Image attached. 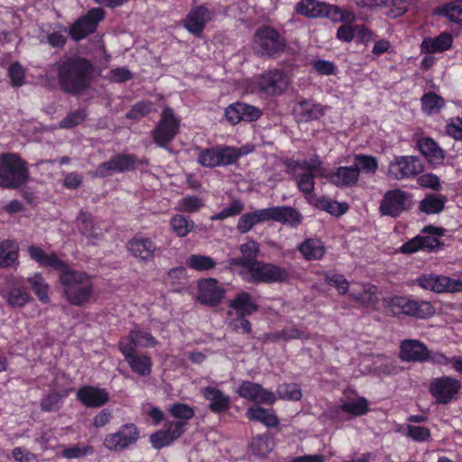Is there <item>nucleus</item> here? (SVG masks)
<instances>
[{
    "instance_id": "nucleus-50",
    "label": "nucleus",
    "mask_w": 462,
    "mask_h": 462,
    "mask_svg": "<svg viewBox=\"0 0 462 462\" xmlns=\"http://www.w3.org/2000/svg\"><path fill=\"white\" fill-rule=\"evenodd\" d=\"M420 100L422 111L428 115L438 114L445 106L441 97L430 92L424 94Z\"/></svg>"
},
{
    "instance_id": "nucleus-53",
    "label": "nucleus",
    "mask_w": 462,
    "mask_h": 462,
    "mask_svg": "<svg viewBox=\"0 0 462 462\" xmlns=\"http://www.w3.org/2000/svg\"><path fill=\"white\" fill-rule=\"evenodd\" d=\"M94 453V448L89 445L78 444L76 446L64 448L61 452L63 457L67 459L81 458Z\"/></svg>"
},
{
    "instance_id": "nucleus-26",
    "label": "nucleus",
    "mask_w": 462,
    "mask_h": 462,
    "mask_svg": "<svg viewBox=\"0 0 462 462\" xmlns=\"http://www.w3.org/2000/svg\"><path fill=\"white\" fill-rule=\"evenodd\" d=\"M400 358L406 362L428 361L429 349L427 346L416 339H405L400 346Z\"/></svg>"
},
{
    "instance_id": "nucleus-46",
    "label": "nucleus",
    "mask_w": 462,
    "mask_h": 462,
    "mask_svg": "<svg viewBox=\"0 0 462 462\" xmlns=\"http://www.w3.org/2000/svg\"><path fill=\"white\" fill-rule=\"evenodd\" d=\"M346 412L351 416H361L368 411V402L364 397L343 402L336 409V412Z\"/></svg>"
},
{
    "instance_id": "nucleus-17",
    "label": "nucleus",
    "mask_w": 462,
    "mask_h": 462,
    "mask_svg": "<svg viewBox=\"0 0 462 462\" xmlns=\"http://www.w3.org/2000/svg\"><path fill=\"white\" fill-rule=\"evenodd\" d=\"M104 12L100 8H93L88 14L77 22H75L69 28V33L73 40L79 41L84 39L89 33L95 32L98 23L103 20Z\"/></svg>"
},
{
    "instance_id": "nucleus-20",
    "label": "nucleus",
    "mask_w": 462,
    "mask_h": 462,
    "mask_svg": "<svg viewBox=\"0 0 462 462\" xmlns=\"http://www.w3.org/2000/svg\"><path fill=\"white\" fill-rule=\"evenodd\" d=\"M126 248L133 257L143 263L152 261L157 251L155 242L143 236H134L128 241Z\"/></svg>"
},
{
    "instance_id": "nucleus-18",
    "label": "nucleus",
    "mask_w": 462,
    "mask_h": 462,
    "mask_svg": "<svg viewBox=\"0 0 462 462\" xmlns=\"http://www.w3.org/2000/svg\"><path fill=\"white\" fill-rule=\"evenodd\" d=\"M262 115L263 113L260 108L243 102L233 103L225 110V116L232 125H236L242 121H256Z\"/></svg>"
},
{
    "instance_id": "nucleus-32",
    "label": "nucleus",
    "mask_w": 462,
    "mask_h": 462,
    "mask_svg": "<svg viewBox=\"0 0 462 462\" xmlns=\"http://www.w3.org/2000/svg\"><path fill=\"white\" fill-rule=\"evenodd\" d=\"M417 147L430 163L439 165L443 162L445 152L432 138L422 137L419 139Z\"/></svg>"
},
{
    "instance_id": "nucleus-57",
    "label": "nucleus",
    "mask_w": 462,
    "mask_h": 462,
    "mask_svg": "<svg viewBox=\"0 0 462 462\" xmlns=\"http://www.w3.org/2000/svg\"><path fill=\"white\" fill-rule=\"evenodd\" d=\"M244 209V204L240 200H233L226 208L220 212L212 215L210 220H223L227 217H235L240 214Z\"/></svg>"
},
{
    "instance_id": "nucleus-7",
    "label": "nucleus",
    "mask_w": 462,
    "mask_h": 462,
    "mask_svg": "<svg viewBox=\"0 0 462 462\" xmlns=\"http://www.w3.org/2000/svg\"><path fill=\"white\" fill-rule=\"evenodd\" d=\"M384 306L393 315L404 314L418 319H426L435 314V308L430 301L416 300L407 297H393L385 300Z\"/></svg>"
},
{
    "instance_id": "nucleus-48",
    "label": "nucleus",
    "mask_w": 462,
    "mask_h": 462,
    "mask_svg": "<svg viewBox=\"0 0 462 462\" xmlns=\"http://www.w3.org/2000/svg\"><path fill=\"white\" fill-rule=\"evenodd\" d=\"M28 282L31 285L32 291L37 295L39 300L47 303L50 301L49 297V285L44 281L43 277L40 273H34L33 275L28 277Z\"/></svg>"
},
{
    "instance_id": "nucleus-3",
    "label": "nucleus",
    "mask_w": 462,
    "mask_h": 462,
    "mask_svg": "<svg viewBox=\"0 0 462 462\" xmlns=\"http://www.w3.org/2000/svg\"><path fill=\"white\" fill-rule=\"evenodd\" d=\"M292 177L300 192L306 196L311 195L315 187V177H325L327 169L318 155L295 162L291 166Z\"/></svg>"
},
{
    "instance_id": "nucleus-47",
    "label": "nucleus",
    "mask_w": 462,
    "mask_h": 462,
    "mask_svg": "<svg viewBox=\"0 0 462 462\" xmlns=\"http://www.w3.org/2000/svg\"><path fill=\"white\" fill-rule=\"evenodd\" d=\"M267 338L271 341L291 340V339H308L310 335L298 328L291 326L284 329L267 335Z\"/></svg>"
},
{
    "instance_id": "nucleus-64",
    "label": "nucleus",
    "mask_w": 462,
    "mask_h": 462,
    "mask_svg": "<svg viewBox=\"0 0 462 462\" xmlns=\"http://www.w3.org/2000/svg\"><path fill=\"white\" fill-rule=\"evenodd\" d=\"M446 133L456 140H462V118H450L446 125Z\"/></svg>"
},
{
    "instance_id": "nucleus-12",
    "label": "nucleus",
    "mask_w": 462,
    "mask_h": 462,
    "mask_svg": "<svg viewBox=\"0 0 462 462\" xmlns=\"http://www.w3.org/2000/svg\"><path fill=\"white\" fill-rule=\"evenodd\" d=\"M140 437L138 428L134 423L122 425L116 432L105 436L103 446L109 451L120 452L135 444Z\"/></svg>"
},
{
    "instance_id": "nucleus-56",
    "label": "nucleus",
    "mask_w": 462,
    "mask_h": 462,
    "mask_svg": "<svg viewBox=\"0 0 462 462\" xmlns=\"http://www.w3.org/2000/svg\"><path fill=\"white\" fill-rule=\"evenodd\" d=\"M251 448L254 454L264 457L273 449V441L265 436H257L253 439Z\"/></svg>"
},
{
    "instance_id": "nucleus-43",
    "label": "nucleus",
    "mask_w": 462,
    "mask_h": 462,
    "mask_svg": "<svg viewBox=\"0 0 462 462\" xmlns=\"http://www.w3.org/2000/svg\"><path fill=\"white\" fill-rule=\"evenodd\" d=\"M217 262L210 256L199 254H189L186 259V265L196 272H207L217 266Z\"/></svg>"
},
{
    "instance_id": "nucleus-1",
    "label": "nucleus",
    "mask_w": 462,
    "mask_h": 462,
    "mask_svg": "<svg viewBox=\"0 0 462 462\" xmlns=\"http://www.w3.org/2000/svg\"><path fill=\"white\" fill-rule=\"evenodd\" d=\"M93 66L84 58L68 59L58 65V79L61 89L71 94H79L89 88Z\"/></svg>"
},
{
    "instance_id": "nucleus-28",
    "label": "nucleus",
    "mask_w": 462,
    "mask_h": 462,
    "mask_svg": "<svg viewBox=\"0 0 462 462\" xmlns=\"http://www.w3.org/2000/svg\"><path fill=\"white\" fill-rule=\"evenodd\" d=\"M293 116L298 122L318 120L325 114L326 107L311 100H304L293 106Z\"/></svg>"
},
{
    "instance_id": "nucleus-34",
    "label": "nucleus",
    "mask_w": 462,
    "mask_h": 462,
    "mask_svg": "<svg viewBox=\"0 0 462 462\" xmlns=\"http://www.w3.org/2000/svg\"><path fill=\"white\" fill-rule=\"evenodd\" d=\"M229 307L233 309L239 317L250 316L258 310L257 303L249 293L245 291L237 293L235 298L230 300Z\"/></svg>"
},
{
    "instance_id": "nucleus-63",
    "label": "nucleus",
    "mask_w": 462,
    "mask_h": 462,
    "mask_svg": "<svg viewBox=\"0 0 462 462\" xmlns=\"http://www.w3.org/2000/svg\"><path fill=\"white\" fill-rule=\"evenodd\" d=\"M278 393L282 399L298 401L301 398V391L296 383H283L280 385Z\"/></svg>"
},
{
    "instance_id": "nucleus-41",
    "label": "nucleus",
    "mask_w": 462,
    "mask_h": 462,
    "mask_svg": "<svg viewBox=\"0 0 462 462\" xmlns=\"http://www.w3.org/2000/svg\"><path fill=\"white\" fill-rule=\"evenodd\" d=\"M299 251L306 260H319L325 254V246L319 239L310 238L299 245Z\"/></svg>"
},
{
    "instance_id": "nucleus-38",
    "label": "nucleus",
    "mask_w": 462,
    "mask_h": 462,
    "mask_svg": "<svg viewBox=\"0 0 462 462\" xmlns=\"http://www.w3.org/2000/svg\"><path fill=\"white\" fill-rule=\"evenodd\" d=\"M265 221H268L266 208L257 209L242 215L238 219L236 228L241 234H245L255 225Z\"/></svg>"
},
{
    "instance_id": "nucleus-54",
    "label": "nucleus",
    "mask_w": 462,
    "mask_h": 462,
    "mask_svg": "<svg viewBox=\"0 0 462 462\" xmlns=\"http://www.w3.org/2000/svg\"><path fill=\"white\" fill-rule=\"evenodd\" d=\"M153 105L150 101H140L134 104L126 113L125 116L129 119L140 120L152 111Z\"/></svg>"
},
{
    "instance_id": "nucleus-2",
    "label": "nucleus",
    "mask_w": 462,
    "mask_h": 462,
    "mask_svg": "<svg viewBox=\"0 0 462 462\" xmlns=\"http://www.w3.org/2000/svg\"><path fill=\"white\" fill-rule=\"evenodd\" d=\"M60 282L63 296L69 303L82 306L88 302L94 292L91 277L85 272L69 268L67 264L60 271Z\"/></svg>"
},
{
    "instance_id": "nucleus-24",
    "label": "nucleus",
    "mask_w": 462,
    "mask_h": 462,
    "mask_svg": "<svg viewBox=\"0 0 462 462\" xmlns=\"http://www.w3.org/2000/svg\"><path fill=\"white\" fill-rule=\"evenodd\" d=\"M212 16V12L204 5L193 7L184 20V26L190 33L199 35Z\"/></svg>"
},
{
    "instance_id": "nucleus-6",
    "label": "nucleus",
    "mask_w": 462,
    "mask_h": 462,
    "mask_svg": "<svg viewBox=\"0 0 462 462\" xmlns=\"http://www.w3.org/2000/svg\"><path fill=\"white\" fill-rule=\"evenodd\" d=\"M285 47V39L270 26L258 28L253 38V50L259 56L277 58Z\"/></svg>"
},
{
    "instance_id": "nucleus-42",
    "label": "nucleus",
    "mask_w": 462,
    "mask_h": 462,
    "mask_svg": "<svg viewBox=\"0 0 462 462\" xmlns=\"http://www.w3.org/2000/svg\"><path fill=\"white\" fill-rule=\"evenodd\" d=\"M240 251L243 256L241 258L232 259L230 264L243 265L250 269V266L254 263L253 262L255 260L259 252L258 244L253 240H249L241 245Z\"/></svg>"
},
{
    "instance_id": "nucleus-37",
    "label": "nucleus",
    "mask_w": 462,
    "mask_h": 462,
    "mask_svg": "<svg viewBox=\"0 0 462 462\" xmlns=\"http://www.w3.org/2000/svg\"><path fill=\"white\" fill-rule=\"evenodd\" d=\"M447 201L445 195L430 193L420 200L419 209L427 215L439 214L444 210Z\"/></svg>"
},
{
    "instance_id": "nucleus-59",
    "label": "nucleus",
    "mask_w": 462,
    "mask_h": 462,
    "mask_svg": "<svg viewBox=\"0 0 462 462\" xmlns=\"http://www.w3.org/2000/svg\"><path fill=\"white\" fill-rule=\"evenodd\" d=\"M319 205L323 210L334 216H341L348 209L346 203H339L327 198H322L319 201Z\"/></svg>"
},
{
    "instance_id": "nucleus-27",
    "label": "nucleus",
    "mask_w": 462,
    "mask_h": 462,
    "mask_svg": "<svg viewBox=\"0 0 462 462\" xmlns=\"http://www.w3.org/2000/svg\"><path fill=\"white\" fill-rule=\"evenodd\" d=\"M78 400L87 407H101L109 401V393L106 389L86 385L77 392Z\"/></svg>"
},
{
    "instance_id": "nucleus-44",
    "label": "nucleus",
    "mask_w": 462,
    "mask_h": 462,
    "mask_svg": "<svg viewBox=\"0 0 462 462\" xmlns=\"http://www.w3.org/2000/svg\"><path fill=\"white\" fill-rule=\"evenodd\" d=\"M132 371L141 376H147L152 372V359L147 355L134 354L125 359Z\"/></svg>"
},
{
    "instance_id": "nucleus-11",
    "label": "nucleus",
    "mask_w": 462,
    "mask_h": 462,
    "mask_svg": "<svg viewBox=\"0 0 462 462\" xmlns=\"http://www.w3.org/2000/svg\"><path fill=\"white\" fill-rule=\"evenodd\" d=\"M445 235L443 227L427 226L421 230V234L409 240L401 247L405 254H412L419 250L432 252L437 250L441 243L439 238Z\"/></svg>"
},
{
    "instance_id": "nucleus-4",
    "label": "nucleus",
    "mask_w": 462,
    "mask_h": 462,
    "mask_svg": "<svg viewBox=\"0 0 462 462\" xmlns=\"http://www.w3.org/2000/svg\"><path fill=\"white\" fill-rule=\"evenodd\" d=\"M295 11L309 18L327 17L333 22L352 23L356 19L353 12L317 0H301L296 5Z\"/></svg>"
},
{
    "instance_id": "nucleus-40",
    "label": "nucleus",
    "mask_w": 462,
    "mask_h": 462,
    "mask_svg": "<svg viewBox=\"0 0 462 462\" xmlns=\"http://www.w3.org/2000/svg\"><path fill=\"white\" fill-rule=\"evenodd\" d=\"M246 417L250 420L259 421L269 428L276 427L279 424V420L273 411L263 409L258 405L248 408Z\"/></svg>"
},
{
    "instance_id": "nucleus-31",
    "label": "nucleus",
    "mask_w": 462,
    "mask_h": 462,
    "mask_svg": "<svg viewBox=\"0 0 462 462\" xmlns=\"http://www.w3.org/2000/svg\"><path fill=\"white\" fill-rule=\"evenodd\" d=\"M268 220H274L291 226H297L301 222L300 213L291 207H272L266 208Z\"/></svg>"
},
{
    "instance_id": "nucleus-60",
    "label": "nucleus",
    "mask_w": 462,
    "mask_h": 462,
    "mask_svg": "<svg viewBox=\"0 0 462 462\" xmlns=\"http://www.w3.org/2000/svg\"><path fill=\"white\" fill-rule=\"evenodd\" d=\"M169 411L172 417L183 420H190L194 417L195 411L192 407L186 403H174L169 408Z\"/></svg>"
},
{
    "instance_id": "nucleus-23",
    "label": "nucleus",
    "mask_w": 462,
    "mask_h": 462,
    "mask_svg": "<svg viewBox=\"0 0 462 462\" xmlns=\"http://www.w3.org/2000/svg\"><path fill=\"white\" fill-rule=\"evenodd\" d=\"M224 290L214 278L204 279L198 283V300L208 306H217L224 297Z\"/></svg>"
},
{
    "instance_id": "nucleus-61",
    "label": "nucleus",
    "mask_w": 462,
    "mask_h": 462,
    "mask_svg": "<svg viewBox=\"0 0 462 462\" xmlns=\"http://www.w3.org/2000/svg\"><path fill=\"white\" fill-rule=\"evenodd\" d=\"M62 396L58 393H50L41 402V409L43 411H56L62 403Z\"/></svg>"
},
{
    "instance_id": "nucleus-14",
    "label": "nucleus",
    "mask_w": 462,
    "mask_h": 462,
    "mask_svg": "<svg viewBox=\"0 0 462 462\" xmlns=\"http://www.w3.org/2000/svg\"><path fill=\"white\" fill-rule=\"evenodd\" d=\"M417 283L423 289L436 293H455L462 291V281L448 276L428 274L417 278Z\"/></svg>"
},
{
    "instance_id": "nucleus-8",
    "label": "nucleus",
    "mask_w": 462,
    "mask_h": 462,
    "mask_svg": "<svg viewBox=\"0 0 462 462\" xmlns=\"http://www.w3.org/2000/svg\"><path fill=\"white\" fill-rule=\"evenodd\" d=\"M180 119H178L170 107H165L160 120L152 131L154 143L163 149L169 150V145L174 140L180 130Z\"/></svg>"
},
{
    "instance_id": "nucleus-35",
    "label": "nucleus",
    "mask_w": 462,
    "mask_h": 462,
    "mask_svg": "<svg viewBox=\"0 0 462 462\" xmlns=\"http://www.w3.org/2000/svg\"><path fill=\"white\" fill-rule=\"evenodd\" d=\"M201 393L209 402V409L213 412H220L229 408V397L225 395L219 389L208 386L203 388Z\"/></svg>"
},
{
    "instance_id": "nucleus-13",
    "label": "nucleus",
    "mask_w": 462,
    "mask_h": 462,
    "mask_svg": "<svg viewBox=\"0 0 462 462\" xmlns=\"http://www.w3.org/2000/svg\"><path fill=\"white\" fill-rule=\"evenodd\" d=\"M241 152L233 147H215L200 150L198 162L204 167L213 168L236 162Z\"/></svg>"
},
{
    "instance_id": "nucleus-15",
    "label": "nucleus",
    "mask_w": 462,
    "mask_h": 462,
    "mask_svg": "<svg viewBox=\"0 0 462 462\" xmlns=\"http://www.w3.org/2000/svg\"><path fill=\"white\" fill-rule=\"evenodd\" d=\"M461 389L459 380L451 376L435 378L430 384V393L437 403L447 404L458 393Z\"/></svg>"
},
{
    "instance_id": "nucleus-39",
    "label": "nucleus",
    "mask_w": 462,
    "mask_h": 462,
    "mask_svg": "<svg viewBox=\"0 0 462 462\" xmlns=\"http://www.w3.org/2000/svg\"><path fill=\"white\" fill-rule=\"evenodd\" d=\"M453 39L448 33H441L435 38L425 39L421 43V51L426 53L445 51L452 46Z\"/></svg>"
},
{
    "instance_id": "nucleus-33",
    "label": "nucleus",
    "mask_w": 462,
    "mask_h": 462,
    "mask_svg": "<svg viewBox=\"0 0 462 462\" xmlns=\"http://www.w3.org/2000/svg\"><path fill=\"white\" fill-rule=\"evenodd\" d=\"M77 223L80 233L92 244H95L103 236L102 228L95 224L92 216L88 212H80Z\"/></svg>"
},
{
    "instance_id": "nucleus-62",
    "label": "nucleus",
    "mask_w": 462,
    "mask_h": 462,
    "mask_svg": "<svg viewBox=\"0 0 462 462\" xmlns=\"http://www.w3.org/2000/svg\"><path fill=\"white\" fill-rule=\"evenodd\" d=\"M137 346H139L137 344L136 338L134 336H133L132 330L127 337L121 338L118 343L119 350L125 359L135 354L134 352Z\"/></svg>"
},
{
    "instance_id": "nucleus-52",
    "label": "nucleus",
    "mask_w": 462,
    "mask_h": 462,
    "mask_svg": "<svg viewBox=\"0 0 462 462\" xmlns=\"http://www.w3.org/2000/svg\"><path fill=\"white\" fill-rule=\"evenodd\" d=\"M439 14H443L450 22L462 24V0H455L445 5L440 8Z\"/></svg>"
},
{
    "instance_id": "nucleus-16",
    "label": "nucleus",
    "mask_w": 462,
    "mask_h": 462,
    "mask_svg": "<svg viewBox=\"0 0 462 462\" xmlns=\"http://www.w3.org/2000/svg\"><path fill=\"white\" fill-rule=\"evenodd\" d=\"M253 282H281L289 277L285 268L272 263L254 262L249 269Z\"/></svg>"
},
{
    "instance_id": "nucleus-49",
    "label": "nucleus",
    "mask_w": 462,
    "mask_h": 462,
    "mask_svg": "<svg viewBox=\"0 0 462 462\" xmlns=\"http://www.w3.org/2000/svg\"><path fill=\"white\" fill-rule=\"evenodd\" d=\"M206 206L205 199L198 196H186L178 201L176 210L184 213L199 212Z\"/></svg>"
},
{
    "instance_id": "nucleus-55",
    "label": "nucleus",
    "mask_w": 462,
    "mask_h": 462,
    "mask_svg": "<svg viewBox=\"0 0 462 462\" xmlns=\"http://www.w3.org/2000/svg\"><path fill=\"white\" fill-rule=\"evenodd\" d=\"M30 300L27 291L22 288H13L7 294V302L12 307H23Z\"/></svg>"
},
{
    "instance_id": "nucleus-36",
    "label": "nucleus",
    "mask_w": 462,
    "mask_h": 462,
    "mask_svg": "<svg viewBox=\"0 0 462 462\" xmlns=\"http://www.w3.org/2000/svg\"><path fill=\"white\" fill-rule=\"evenodd\" d=\"M19 245L14 240L0 243V268H7L18 263Z\"/></svg>"
},
{
    "instance_id": "nucleus-22",
    "label": "nucleus",
    "mask_w": 462,
    "mask_h": 462,
    "mask_svg": "<svg viewBox=\"0 0 462 462\" xmlns=\"http://www.w3.org/2000/svg\"><path fill=\"white\" fill-rule=\"evenodd\" d=\"M256 83L263 92L276 95L287 88L289 79L283 70L275 69L259 76Z\"/></svg>"
},
{
    "instance_id": "nucleus-9",
    "label": "nucleus",
    "mask_w": 462,
    "mask_h": 462,
    "mask_svg": "<svg viewBox=\"0 0 462 462\" xmlns=\"http://www.w3.org/2000/svg\"><path fill=\"white\" fill-rule=\"evenodd\" d=\"M412 196L409 192L394 189L388 190L383 197L379 213L381 216L398 217L412 207Z\"/></svg>"
},
{
    "instance_id": "nucleus-5",
    "label": "nucleus",
    "mask_w": 462,
    "mask_h": 462,
    "mask_svg": "<svg viewBox=\"0 0 462 462\" xmlns=\"http://www.w3.org/2000/svg\"><path fill=\"white\" fill-rule=\"evenodd\" d=\"M29 171L23 162L14 153H4L0 158V187L17 189L27 182Z\"/></svg>"
},
{
    "instance_id": "nucleus-19",
    "label": "nucleus",
    "mask_w": 462,
    "mask_h": 462,
    "mask_svg": "<svg viewBox=\"0 0 462 462\" xmlns=\"http://www.w3.org/2000/svg\"><path fill=\"white\" fill-rule=\"evenodd\" d=\"M187 422L170 421L166 429H162L150 436V442L156 449H161L171 445L178 439L186 430Z\"/></svg>"
},
{
    "instance_id": "nucleus-45",
    "label": "nucleus",
    "mask_w": 462,
    "mask_h": 462,
    "mask_svg": "<svg viewBox=\"0 0 462 462\" xmlns=\"http://www.w3.org/2000/svg\"><path fill=\"white\" fill-rule=\"evenodd\" d=\"M170 226L177 236L185 237L193 231L195 224L189 217L176 214L171 218Z\"/></svg>"
},
{
    "instance_id": "nucleus-10",
    "label": "nucleus",
    "mask_w": 462,
    "mask_h": 462,
    "mask_svg": "<svg viewBox=\"0 0 462 462\" xmlns=\"http://www.w3.org/2000/svg\"><path fill=\"white\" fill-rule=\"evenodd\" d=\"M424 170L422 161L412 155L394 156L389 162L387 176L396 180L411 179Z\"/></svg>"
},
{
    "instance_id": "nucleus-58",
    "label": "nucleus",
    "mask_w": 462,
    "mask_h": 462,
    "mask_svg": "<svg viewBox=\"0 0 462 462\" xmlns=\"http://www.w3.org/2000/svg\"><path fill=\"white\" fill-rule=\"evenodd\" d=\"M375 287L371 284L363 285V291L359 292L355 289L351 290L350 295L363 304H372L376 301L374 295Z\"/></svg>"
},
{
    "instance_id": "nucleus-30",
    "label": "nucleus",
    "mask_w": 462,
    "mask_h": 462,
    "mask_svg": "<svg viewBox=\"0 0 462 462\" xmlns=\"http://www.w3.org/2000/svg\"><path fill=\"white\" fill-rule=\"evenodd\" d=\"M26 251L30 258L42 267H51L60 272L65 268L66 263L60 259L55 253L48 254L41 246L35 245H30Z\"/></svg>"
},
{
    "instance_id": "nucleus-29",
    "label": "nucleus",
    "mask_w": 462,
    "mask_h": 462,
    "mask_svg": "<svg viewBox=\"0 0 462 462\" xmlns=\"http://www.w3.org/2000/svg\"><path fill=\"white\" fill-rule=\"evenodd\" d=\"M325 178L337 187H352L356 185L359 180L358 169L352 165L349 167L340 166L334 171L327 170Z\"/></svg>"
},
{
    "instance_id": "nucleus-51",
    "label": "nucleus",
    "mask_w": 462,
    "mask_h": 462,
    "mask_svg": "<svg viewBox=\"0 0 462 462\" xmlns=\"http://www.w3.org/2000/svg\"><path fill=\"white\" fill-rule=\"evenodd\" d=\"M354 165L358 169V174L360 171L374 174L378 170L377 159L372 155L356 154L354 157Z\"/></svg>"
},
{
    "instance_id": "nucleus-25",
    "label": "nucleus",
    "mask_w": 462,
    "mask_h": 462,
    "mask_svg": "<svg viewBox=\"0 0 462 462\" xmlns=\"http://www.w3.org/2000/svg\"><path fill=\"white\" fill-rule=\"evenodd\" d=\"M135 158L129 154H118L112 157L108 162L101 163L96 171L99 177H106L115 171H131L134 168Z\"/></svg>"
},
{
    "instance_id": "nucleus-21",
    "label": "nucleus",
    "mask_w": 462,
    "mask_h": 462,
    "mask_svg": "<svg viewBox=\"0 0 462 462\" xmlns=\"http://www.w3.org/2000/svg\"><path fill=\"white\" fill-rule=\"evenodd\" d=\"M237 394L244 399L255 403L273 404L276 401L274 393L264 389L261 384L250 381H243L236 390Z\"/></svg>"
}]
</instances>
